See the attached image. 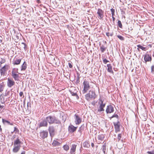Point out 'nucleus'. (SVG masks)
Wrapping results in <instances>:
<instances>
[{"label":"nucleus","mask_w":154,"mask_h":154,"mask_svg":"<svg viewBox=\"0 0 154 154\" xmlns=\"http://www.w3.org/2000/svg\"><path fill=\"white\" fill-rule=\"evenodd\" d=\"M46 118L48 122L50 124H52L54 123L59 124L60 123V121L57 119L55 116H49L47 117Z\"/></svg>","instance_id":"1"},{"label":"nucleus","mask_w":154,"mask_h":154,"mask_svg":"<svg viewBox=\"0 0 154 154\" xmlns=\"http://www.w3.org/2000/svg\"><path fill=\"white\" fill-rule=\"evenodd\" d=\"M85 98L88 101L94 99L96 97L95 92L92 91H90L89 93L85 95Z\"/></svg>","instance_id":"2"},{"label":"nucleus","mask_w":154,"mask_h":154,"mask_svg":"<svg viewBox=\"0 0 154 154\" xmlns=\"http://www.w3.org/2000/svg\"><path fill=\"white\" fill-rule=\"evenodd\" d=\"M83 85L84 88L82 91V92L83 94H85L90 89V87L89 85V82L85 80H84Z\"/></svg>","instance_id":"3"},{"label":"nucleus","mask_w":154,"mask_h":154,"mask_svg":"<svg viewBox=\"0 0 154 154\" xmlns=\"http://www.w3.org/2000/svg\"><path fill=\"white\" fill-rule=\"evenodd\" d=\"M9 65L5 64L4 66L0 69V72L2 75H5L8 69Z\"/></svg>","instance_id":"4"},{"label":"nucleus","mask_w":154,"mask_h":154,"mask_svg":"<svg viewBox=\"0 0 154 154\" xmlns=\"http://www.w3.org/2000/svg\"><path fill=\"white\" fill-rule=\"evenodd\" d=\"M75 122L76 125H79L82 122V119L80 116L77 114H75L74 116Z\"/></svg>","instance_id":"5"},{"label":"nucleus","mask_w":154,"mask_h":154,"mask_svg":"<svg viewBox=\"0 0 154 154\" xmlns=\"http://www.w3.org/2000/svg\"><path fill=\"white\" fill-rule=\"evenodd\" d=\"M99 103L100 104V106L98 109V111L101 112L103 111L104 110L103 108L105 107V104L103 103V101L101 100H99Z\"/></svg>","instance_id":"6"},{"label":"nucleus","mask_w":154,"mask_h":154,"mask_svg":"<svg viewBox=\"0 0 154 154\" xmlns=\"http://www.w3.org/2000/svg\"><path fill=\"white\" fill-rule=\"evenodd\" d=\"M103 11L100 9H98L97 12L98 15V17L100 19H102L103 18Z\"/></svg>","instance_id":"7"},{"label":"nucleus","mask_w":154,"mask_h":154,"mask_svg":"<svg viewBox=\"0 0 154 154\" xmlns=\"http://www.w3.org/2000/svg\"><path fill=\"white\" fill-rule=\"evenodd\" d=\"M114 111V107L111 105L108 106L106 109L107 113H110L113 112Z\"/></svg>","instance_id":"8"},{"label":"nucleus","mask_w":154,"mask_h":154,"mask_svg":"<svg viewBox=\"0 0 154 154\" xmlns=\"http://www.w3.org/2000/svg\"><path fill=\"white\" fill-rule=\"evenodd\" d=\"M15 82L12 80L8 79L7 82V86L9 88H11L14 85Z\"/></svg>","instance_id":"9"},{"label":"nucleus","mask_w":154,"mask_h":154,"mask_svg":"<svg viewBox=\"0 0 154 154\" xmlns=\"http://www.w3.org/2000/svg\"><path fill=\"white\" fill-rule=\"evenodd\" d=\"M48 130L51 136H52L54 135V127L52 126H50L49 127Z\"/></svg>","instance_id":"10"},{"label":"nucleus","mask_w":154,"mask_h":154,"mask_svg":"<svg viewBox=\"0 0 154 154\" xmlns=\"http://www.w3.org/2000/svg\"><path fill=\"white\" fill-rule=\"evenodd\" d=\"M137 49L138 51H140V49L144 51H146L148 49L147 47H144L140 45H137Z\"/></svg>","instance_id":"11"},{"label":"nucleus","mask_w":154,"mask_h":154,"mask_svg":"<svg viewBox=\"0 0 154 154\" xmlns=\"http://www.w3.org/2000/svg\"><path fill=\"white\" fill-rule=\"evenodd\" d=\"M40 136L43 139L46 137L48 135V132L47 131H43L40 133Z\"/></svg>","instance_id":"12"},{"label":"nucleus","mask_w":154,"mask_h":154,"mask_svg":"<svg viewBox=\"0 0 154 154\" xmlns=\"http://www.w3.org/2000/svg\"><path fill=\"white\" fill-rule=\"evenodd\" d=\"M76 128L77 127L71 125L69 127L68 130L70 132L73 133L76 131Z\"/></svg>","instance_id":"13"},{"label":"nucleus","mask_w":154,"mask_h":154,"mask_svg":"<svg viewBox=\"0 0 154 154\" xmlns=\"http://www.w3.org/2000/svg\"><path fill=\"white\" fill-rule=\"evenodd\" d=\"M48 122L46 120V118L42 121L40 123V126L41 127H46L48 125Z\"/></svg>","instance_id":"14"},{"label":"nucleus","mask_w":154,"mask_h":154,"mask_svg":"<svg viewBox=\"0 0 154 154\" xmlns=\"http://www.w3.org/2000/svg\"><path fill=\"white\" fill-rule=\"evenodd\" d=\"M76 145L73 144L72 145L70 149V153L71 154H74L76 150Z\"/></svg>","instance_id":"15"},{"label":"nucleus","mask_w":154,"mask_h":154,"mask_svg":"<svg viewBox=\"0 0 154 154\" xmlns=\"http://www.w3.org/2000/svg\"><path fill=\"white\" fill-rule=\"evenodd\" d=\"M14 147L13 149V151L14 153H16L17 152L20 150L21 145H19L17 146H14Z\"/></svg>","instance_id":"16"},{"label":"nucleus","mask_w":154,"mask_h":154,"mask_svg":"<svg viewBox=\"0 0 154 154\" xmlns=\"http://www.w3.org/2000/svg\"><path fill=\"white\" fill-rule=\"evenodd\" d=\"M74 88V91H73V90L72 89L71 90H70V92L72 96H75L76 97V98L78 99V95L77 94V91L76 90H75L74 88Z\"/></svg>","instance_id":"17"},{"label":"nucleus","mask_w":154,"mask_h":154,"mask_svg":"<svg viewBox=\"0 0 154 154\" xmlns=\"http://www.w3.org/2000/svg\"><path fill=\"white\" fill-rule=\"evenodd\" d=\"M11 75L15 80H18L19 75L13 71L11 72Z\"/></svg>","instance_id":"18"},{"label":"nucleus","mask_w":154,"mask_h":154,"mask_svg":"<svg viewBox=\"0 0 154 154\" xmlns=\"http://www.w3.org/2000/svg\"><path fill=\"white\" fill-rule=\"evenodd\" d=\"M144 60L145 62L149 61L151 60V57L149 54H146L144 56Z\"/></svg>","instance_id":"19"},{"label":"nucleus","mask_w":154,"mask_h":154,"mask_svg":"<svg viewBox=\"0 0 154 154\" xmlns=\"http://www.w3.org/2000/svg\"><path fill=\"white\" fill-rule=\"evenodd\" d=\"M119 123V122L117 123H116V122L113 123L116 131H119V125L118 124Z\"/></svg>","instance_id":"20"},{"label":"nucleus","mask_w":154,"mask_h":154,"mask_svg":"<svg viewBox=\"0 0 154 154\" xmlns=\"http://www.w3.org/2000/svg\"><path fill=\"white\" fill-rule=\"evenodd\" d=\"M21 142L19 138L17 137V139L14 141V146L20 145Z\"/></svg>","instance_id":"21"},{"label":"nucleus","mask_w":154,"mask_h":154,"mask_svg":"<svg viewBox=\"0 0 154 154\" xmlns=\"http://www.w3.org/2000/svg\"><path fill=\"white\" fill-rule=\"evenodd\" d=\"M107 66L108 67L107 71L110 73H113V71L112 69V66L111 64H108L107 65Z\"/></svg>","instance_id":"22"},{"label":"nucleus","mask_w":154,"mask_h":154,"mask_svg":"<svg viewBox=\"0 0 154 154\" xmlns=\"http://www.w3.org/2000/svg\"><path fill=\"white\" fill-rule=\"evenodd\" d=\"M21 61V60L20 59H16L14 61L13 64L14 65H18L20 64Z\"/></svg>","instance_id":"23"},{"label":"nucleus","mask_w":154,"mask_h":154,"mask_svg":"<svg viewBox=\"0 0 154 154\" xmlns=\"http://www.w3.org/2000/svg\"><path fill=\"white\" fill-rule=\"evenodd\" d=\"M106 144L105 143L102 146V151L104 154H106Z\"/></svg>","instance_id":"24"},{"label":"nucleus","mask_w":154,"mask_h":154,"mask_svg":"<svg viewBox=\"0 0 154 154\" xmlns=\"http://www.w3.org/2000/svg\"><path fill=\"white\" fill-rule=\"evenodd\" d=\"M97 138L100 141H102L104 138V136L103 134H101L98 135Z\"/></svg>","instance_id":"25"},{"label":"nucleus","mask_w":154,"mask_h":154,"mask_svg":"<svg viewBox=\"0 0 154 154\" xmlns=\"http://www.w3.org/2000/svg\"><path fill=\"white\" fill-rule=\"evenodd\" d=\"M26 64L25 62H24L21 66V70H25L26 68Z\"/></svg>","instance_id":"26"},{"label":"nucleus","mask_w":154,"mask_h":154,"mask_svg":"<svg viewBox=\"0 0 154 154\" xmlns=\"http://www.w3.org/2000/svg\"><path fill=\"white\" fill-rule=\"evenodd\" d=\"M52 144L54 146H56L60 145V143H59L57 140H54Z\"/></svg>","instance_id":"27"},{"label":"nucleus","mask_w":154,"mask_h":154,"mask_svg":"<svg viewBox=\"0 0 154 154\" xmlns=\"http://www.w3.org/2000/svg\"><path fill=\"white\" fill-rule=\"evenodd\" d=\"M83 146L84 147L88 148L90 146V144L87 142H85L83 143Z\"/></svg>","instance_id":"28"},{"label":"nucleus","mask_w":154,"mask_h":154,"mask_svg":"<svg viewBox=\"0 0 154 154\" xmlns=\"http://www.w3.org/2000/svg\"><path fill=\"white\" fill-rule=\"evenodd\" d=\"M2 121L3 123L4 124H5L6 123H7L8 124L11 125H12V124H11L8 121H7V120H5V119H2Z\"/></svg>","instance_id":"29"},{"label":"nucleus","mask_w":154,"mask_h":154,"mask_svg":"<svg viewBox=\"0 0 154 154\" xmlns=\"http://www.w3.org/2000/svg\"><path fill=\"white\" fill-rule=\"evenodd\" d=\"M4 85L2 84H0V92H2L4 89Z\"/></svg>","instance_id":"30"},{"label":"nucleus","mask_w":154,"mask_h":154,"mask_svg":"<svg viewBox=\"0 0 154 154\" xmlns=\"http://www.w3.org/2000/svg\"><path fill=\"white\" fill-rule=\"evenodd\" d=\"M106 48L103 45L100 47V50L102 52H103L106 50Z\"/></svg>","instance_id":"31"},{"label":"nucleus","mask_w":154,"mask_h":154,"mask_svg":"<svg viewBox=\"0 0 154 154\" xmlns=\"http://www.w3.org/2000/svg\"><path fill=\"white\" fill-rule=\"evenodd\" d=\"M63 148L66 151H67L69 149V146L66 145H64L63 146Z\"/></svg>","instance_id":"32"},{"label":"nucleus","mask_w":154,"mask_h":154,"mask_svg":"<svg viewBox=\"0 0 154 154\" xmlns=\"http://www.w3.org/2000/svg\"><path fill=\"white\" fill-rule=\"evenodd\" d=\"M5 61L6 60L5 59L1 58L0 60V64L1 65L2 64L5 63Z\"/></svg>","instance_id":"33"},{"label":"nucleus","mask_w":154,"mask_h":154,"mask_svg":"<svg viewBox=\"0 0 154 154\" xmlns=\"http://www.w3.org/2000/svg\"><path fill=\"white\" fill-rule=\"evenodd\" d=\"M118 23L119 26L120 28H122V25L121 23V21L120 20H119L118 22Z\"/></svg>","instance_id":"34"},{"label":"nucleus","mask_w":154,"mask_h":154,"mask_svg":"<svg viewBox=\"0 0 154 154\" xmlns=\"http://www.w3.org/2000/svg\"><path fill=\"white\" fill-rule=\"evenodd\" d=\"M117 37L121 40L123 41L124 40V38L122 36L118 35H117Z\"/></svg>","instance_id":"35"},{"label":"nucleus","mask_w":154,"mask_h":154,"mask_svg":"<svg viewBox=\"0 0 154 154\" xmlns=\"http://www.w3.org/2000/svg\"><path fill=\"white\" fill-rule=\"evenodd\" d=\"M122 134H118V136L117 139L118 141H119L120 140L121 137H122Z\"/></svg>","instance_id":"36"},{"label":"nucleus","mask_w":154,"mask_h":154,"mask_svg":"<svg viewBox=\"0 0 154 154\" xmlns=\"http://www.w3.org/2000/svg\"><path fill=\"white\" fill-rule=\"evenodd\" d=\"M111 14L112 16H114L115 15V10L113 8H111Z\"/></svg>","instance_id":"37"},{"label":"nucleus","mask_w":154,"mask_h":154,"mask_svg":"<svg viewBox=\"0 0 154 154\" xmlns=\"http://www.w3.org/2000/svg\"><path fill=\"white\" fill-rule=\"evenodd\" d=\"M19 131V130L17 129V128L16 127H14V132L15 133H18Z\"/></svg>","instance_id":"38"},{"label":"nucleus","mask_w":154,"mask_h":154,"mask_svg":"<svg viewBox=\"0 0 154 154\" xmlns=\"http://www.w3.org/2000/svg\"><path fill=\"white\" fill-rule=\"evenodd\" d=\"M113 117H116V118H119V116H118V115L117 114H115L114 115H113L111 117V119L112 118H113Z\"/></svg>","instance_id":"39"},{"label":"nucleus","mask_w":154,"mask_h":154,"mask_svg":"<svg viewBox=\"0 0 154 154\" xmlns=\"http://www.w3.org/2000/svg\"><path fill=\"white\" fill-rule=\"evenodd\" d=\"M18 70V69L17 68H14L12 69V71H13L14 72H17V71Z\"/></svg>","instance_id":"40"},{"label":"nucleus","mask_w":154,"mask_h":154,"mask_svg":"<svg viewBox=\"0 0 154 154\" xmlns=\"http://www.w3.org/2000/svg\"><path fill=\"white\" fill-rule=\"evenodd\" d=\"M147 153L148 154H154V150H153L151 151H148Z\"/></svg>","instance_id":"41"},{"label":"nucleus","mask_w":154,"mask_h":154,"mask_svg":"<svg viewBox=\"0 0 154 154\" xmlns=\"http://www.w3.org/2000/svg\"><path fill=\"white\" fill-rule=\"evenodd\" d=\"M103 62L105 64H106L107 62H109V61L108 60H107L106 59H103Z\"/></svg>","instance_id":"42"},{"label":"nucleus","mask_w":154,"mask_h":154,"mask_svg":"<svg viewBox=\"0 0 154 154\" xmlns=\"http://www.w3.org/2000/svg\"><path fill=\"white\" fill-rule=\"evenodd\" d=\"M151 72L154 73V66H152L151 67Z\"/></svg>","instance_id":"43"},{"label":"nucleus","mask_w":154,"mask_h":154,"mask_svg":"<svg viewBox=\"0 0 154 154\" xmlns=\"http://www.w3.org/2000/svg\"><path fill=\"white\" fill-rule=\"evenodd\" d=\"M0 101L2 103H5L4 100L2 101V99L1 98V95L0 96Z\"/></svg>","instance_id":"44"},{"label":"nucleus","mask_w":154,"mask_h":154,"mask_svg":"<svg viewBox=\"0 0 154 154\" xmlns=\"http://www.w3.org/2000/svg\"><path fill=\"white\" fill-rule=\"evenodd\" d=\"M81 127H82V126L79 128V129L78 131V132L79 133V135L80 136L81 135Z\"/></svg>","instance_id":"45"},{"label":"nucleus","mask_w":154,"mask_h":154,"mask_svg":"<svg viewBox=\"0 0 154 154\" xmlns=\"http://www.w3.org/2000/svg\"><path fill=\"white\" fill-rule=\"evenodd\" d=\"M68 65L69 68H72V66L71 63H68Z\"/></svg>","instance_id":"46"},{"label":"nucleus","mask_w":154,"mask_h":154,"mask_svg":"<svg viewBox=\"0 0 154 154\" xmlns=\"http://www.w3.org/2000/svg\"><path fill=\"white\" fill-rule=\"evenodd\" d=\"M23 94L22 92H20L19 93V95L20 97H22Z\"/></svg>","instance_id":"47"},{"label":"nucleus","mask_w":154,"mask_h":154,"mask_svg":"<svg viewBox=\"0 0 154 154\" xmlns=\"http://www.w3.org/2000/svg\"><path fill=\"white\" fill-rule=\"evenodd\" d=\"M16 137V135H14L12 137V138H11V139L12 140H13Z\"/></svg>","instance_id":"48"},{"label":"nucleus","mask_w":154,"mask_h":154,"mask_svg":"<svg viewBox=\"0 0 154 154\" xmlns=\"http://www.w3.org/2000/svg\"><path fill=\"white\" fill-rule=\"evenodd\" d=\"M4 107V106L3 105H1L0 104V108L1 109H3Z\"/></svg>","instance_id":"49"},{"label":"nucleus","mask_w":154,"mask_h":154,"mask_svg":"<svg viewBox=\"0 0 154 154\" xmlns=\"http://www.w3.org/2000/svg\"><path fill=\"white\" fill-rule=\"evenodd\" d=\"M112 18L113 21H114L115 20V18L114 17V16H112Z\"/></svg>","instance_id":"50"},{"label":"nucleus","mask_w":154,"mask_h":154,"mask_svg":"<svg viewBox=\"0 0 154 154\" xmlns=\"http://www.w3.org/2000/svg\"><path fill=\"white\" fill-rule=\"evenodd\" d=\"M106 35L109 37V32H107L106 33Z\"/></svg>","instance_id":"51"},{"label":"nucleus","mask_w":154,"mask_h":154,"mask_svg":"<svg viewBox=\"0 0 154 154\" xmlns=\"http://www.w3.org/2000/svg\"><path fill=\"white\" fill-rule=\"evenodd\" d=\"M25 152L24 151H23L22 152L21 154H25Z\"/></svg>","instance_id":"52"},{"label":"nucleus","mask_w":154,"mask_h":154,"mask_svg":"<svg viewBox=\"0 0 154 154\" xmlns=\"http://www.w3.org/2000/svg\"><path fill=\"white\" fill-rule=\"evenodd\" d=\"M91 146H92V147H93L94 146V143H91Z\"/></svg>","instance_id":"53"},{"label":"nucleus","mask_w":154,"mask_h":154,"mask_svg":"<svg viewBox=\"0 0 154 154\" xmlns=\"http://www.w3.org/2000/svg\"><path fill=\"white\" fill-rule=\"evenodd\" d=\"M0 131H2V129L1 128V126L0 125Z\"/></svg>","instance_id":"54"},{"label":"nucleus","mask_w":154,"mask_h":154,"mask_svg":"<svg viewBox=\"0 0 154 154\" xmlns=\"http://www.w3.org/2000/svg\"><path fill=\"white\" fill-rule=\"evenodd\" d=\"M109 35L112 36V34H109Z\"/></svg>","instance_id":"55"},{"label":"nucleus","mask_w":154,"mask_h":154,"mask_svg":"<svg viewBox=\"0 0 154 154\" xmlns=\"http://www.w3.org/2000/svg\"><path fill=\"white\" fill-rule=\"evenodd\" d=\"M1 66V65L0 64V67Z\"/></svg>","instance_id":"56"}]
</instances>
